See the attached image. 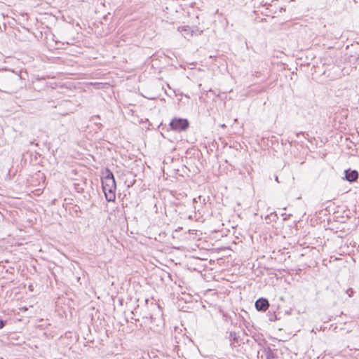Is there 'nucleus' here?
Instances as JSON below:
<instances>
[{"instance_id":"f257e3e1","label":"nucleus","mask_w":359,"mask_h":359,"mask_svg":"<svg viewBox=\"0 0 359 359\" xmlns=\"http://www.w3.org/2000/svg\"><path fill=\"white\" fill-rule=\"evenodd\" d=\"M171 130L175 132H184L189 128V122L187 118H173L169 124Z\"/></svg>"},{"instance_id":"f03ea898","label":"nucleus","mask_w":359,"mask_h":359,"mask_svg":"<svg viewBox=\"0 0 359 359\" xmlns=\"http://www.w3.org/2000/svg\"><path fill=\"white\" fill-rule=\"evenodd\" d=\"M101 180L102 189L109 187L111 188L116 185L114 174L109 168H105V170L102 172Z\"/></svg>"},{"instance_id":"7ed1b4c3","label":"nucleus","mask_w":359,"mask_h":359,"mask_svg":"<svg viewBox=\"0 0 359 359\" xmlns=\"http://www.w3.org/2000/svg\"><path fill=\"white\" fill-rule=\"evenodd\" d=\"M258 359H279L278 350H272L270 347L262 346L257 351Z\"/></svg>"},{"instance_id":"20e7f679","label":"nucleus","mask_w":359,"mask_h":359,"mask_svg":"<svg viewBox=\"0 0 359 359\" xmlns=\"http://www.w3.org/2000/svg\"><path fill=\"white\" fill-rule=\"evenodd\" d=\"M18 75L4 77L2 81V87L4 88V90L7 93L13 92L15 88L13 86V83L14 81H18Z\"/></svg>"},{"instance_id":"39448f33","label":"nucleus","mask_w":359,"mask_h":359,"mask_svg":"<svg viewBox=\"0 0 359 359\" xmlns=\"http://www.w3.org/2000/svg\"><path fill=\"white\" fill-rule=\"evenodd\" d=\"M255 306L258 311H266L269 307V302L267 299L260 297L256 300Z\"/></svg>"},{"instance_id":"423d86ee","label":"nucleus","mask_w":359,"mask_h":359,"mask_svg":"<svg viewBox=\"0 0 359 359\" xmlns=\"http://www.w3.org/2000/svg\"><path fill=\"white\" fill-rule=\"evenodd\" d=\"M116 189V185L111 188H106L103 189V192L105 196V198L108 202H114L116 198L115 191Z\"/></svg>"},{"instance_id":"0eeeda50","label":"nucleus","mask_w":359,"mask_h":359,"mask_svg":"<svg viewBox=\"0 0 359 359\" xmlns=\"http://www.w3.org/2000/svg\"><path fill=\"white\" fill-rule=\"evenodd\" d=\"M345 179L349 182H355L359 177L358 172L356 170L347 169L344 171Z\"/></svg>"},{"instance_id":"6e6552de","label":"nucleus","mask_w":359,"mask_h":359,"mask_svg":"<svg viewBox=\"0 0 359 359\" xmlns=\"http://www.w3.org/2000/svg\"><path fill=\"white\" fill-rule=\"evenodd\" d=\"M250 335L252 339L258 344L259 346H263V344L265 343V340L263 338L262 335L256 332H250Z\"/></svg>"},{"instance_id":"1a4fd4ad","label":"nucleus","mask_w":359,"mask_h":359,"mask_svg":"<svg viewBox=\"0 0 359 359\" xmlns=\"http://www.w3.org/2000/svg\"><path fill=\"white\" fill-rule=\"evenodd\" d=\"M178 31L180 32H184V34L188 36H192L193 30L191 27L189 25L181 26L178 27Z\"/></svg>"},{"instance_id":"9d476101","label":"nucleus","mask_w":359,"mask_h":359,"mask_svg":"<svg viewBox=\"0 0 359 359\" xmlns=\"http://www.w3.org/2000/svg\"><path fill=\"white\" fill-rule=\"evenodd\" d=\"M229 338L231 341V346H234V344H238V336L236 332H231L229 333Z\"/></svg>"},{"instance_id":"9b49d317","label":"nucleus","mask_w":359,"mask_h":359,"mask_svg":"<svg viewBox=\"0 0 359 359\" xmlns=\"http://www.w3.org/2000/svg\"><path fill=\"white\" fill-rule=\"evenodd\" d=\"M346 293L348 294L349 297H351L353 294V290L352 288H348L347 290H346Z\"/></svg>"},{"instance_id":"f8f14e48","label":"nucleus","mask_w":359,"mask_h":359,"mask_svg":"<svg viewBox=\"0 0 359 359\" xmlns=\"http://www.w3.org/2000/svg\"><path fill=\"white\" fill-rule=\"evenodd\" d=\"M6 325V321L0 318V329H2Z\"/></svg>"},{"instance_id":"ddd939ff","label":"nucleus","mask_w":359,"mask_h":359,"mask_svg":"<svg viewBox=\"0 0 359 359\" xmlns=\"http://www.w3.org/2000/svg\"><path fill=\"white\" fill-rule=\"evenodd\" d=\"M201 198H202L201 196H199L198 198H194L193 199V202L194 203H197L198 201H201Z\"/></svg>"},{"instance_id":"4468645a","label":"nucleus","mask_w":359,"mask_h":359,"mask_svg":"<svg viewBox=\"0 0 359 359\" xmlns=\"http://www.w3.org/2000/svg\"><path fill=\"white\" fill-rule=\"evenodd\" d=\"M4 220V215L3 214L0 212V224L3 222Z\"/></svg>"},{"instance_id":"2eb2a0df","label":"nucleus","mask_w":359,"mask_h":359,"mask_svg":"<svg viewBox=\"0 0 359 359\" xmlns=\"http://www.w3.org/2000/svg\"><path fill=\"white\" fill-rule=\"evenodd\" d=\"M299 135H304V133H302V132H301V133H297V136L298 137Z\"/></svg>"},{"instance_id":"dca6fc26","label":"nucleus","mask_w":359,"mask_h":359,"mask_svg":"<svg viewBox=\"0 0 359 359\" xmlns=\"http://www.w3.org/2000/svg\"><path fill=\"white\" fill-rule=\"evenodd\" d=\"M27 309L26 307H24L22 309H21V310H24V311H26Z\"/></svg>"},{"instance_id":"f3484780","label":"nucleus","mask_w":359,"mask_h":359,"mask_svg":"<svg viewBox=\"0 0 359 359\" xmlns=\"http://www.w3.org/2000/svg\"><path fill=\"white\" fill-rule=\"evenodd\" d=\"M221 127H222V128H225V127H226V126H225V124H222V125L221 126Z\"/></svg>"},{"instance_id":"a211bd4d","label":"nucleus","mask_w":359,"mask_h":359,"mask_svg":"<svg viewBox=\"0 0 359 359\" xmlns=\"http://www.w3.org/2000/svg\"><path fill=\"white\" fill-rule=\"evenodd\" d=\"M203 203H205V198L203 199Z\"/></svg>"},{"instance_id":"6ab92c4d","label":"nucleus","mask_w":359,"mask_h":359,"mask_svg":"<svg viewBox=\"0 0 359 359\" xmlns=\"http://www.w3.org/2000/svg\"><path fill=\"white\" fill-rule=\"evenodd\" d=\"M209 92H212V89L208 90Z\"/></svg>"}]
</instances>
